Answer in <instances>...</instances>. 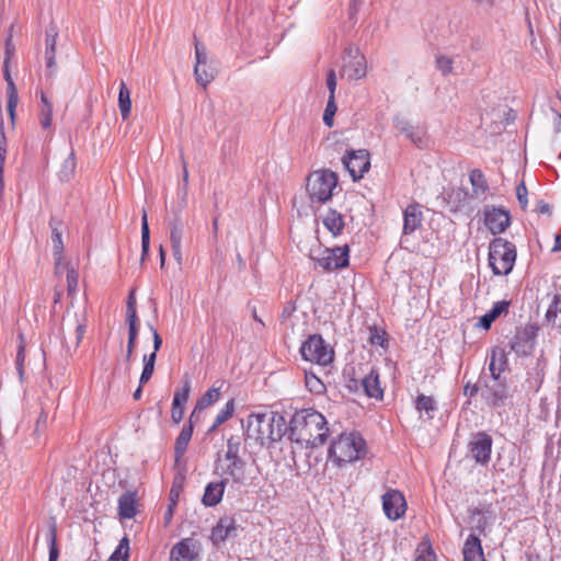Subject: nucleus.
<instances>
[{"mask_svg":"<svg viewBox=\"0 0 561 561\" xmlns=\"http://www.w3.org/2000/svg\"><path fill=\"white\" fill-rule=\"evenodd\" d=\"M247 463L244 460L218 461L216 470L221 477V481L231 485H243L247 482Z\"/></svg>","mask_w":561,"mask_h":561,"instance_id":"10","label":"nucleus"},{"mask_svg":"<svg viewBox=\"0 0 561 561\" xmlns=\"http://www.w3.org/2000/svg\"><path fill=\"white\" fill-rule=\"evenodd\" d=\"M149 247H150V231L148 226V219L147 214L144 211L142 218H141V261L145 260V257L149 253Z\"/></svg>","mask_w":561,"mask_h":561,"instance_id":"39","label":"nucleus"},{"mask_svg":"<svg viewBox=\"0 0 561 561\" xmlns=\"http://www.w3.org/2000/svg\"><path fill=\"white\" fill-rule=\"evenodd\" d=\"M234 412V400H229L215 417V426H220L228 421Z\"/></svg>","mask_w":561,"mask_h":561,"instance_id":"44","label":"nucleus"},{"mask_svg":"<svg viewBox=\"0 0 561 561\" xmlns=\"http://www.w3.org/2000/svg\"><path fill=\"white\" fill-rule=\"evenodd\" d=\"M340 75L348 81L360 80L366 77L367 61L359 47L348 46L345 48Z\"/></svg>","mask_w":561,"mask_h":561,"instance_id":"6","label":"nucleus"},{"mask_svg":"<svg viewBox=\"0 0 561 561\" xmlns=\"http://www.w3.org/2000/svg\"><path fill=\"white\" fill-rule=\"evenodd\" d=\"M483 215L484 224L492 234L504 232L511 224L510 213L503 208L486 206Z\"/></svg>","mask_w":561,"mask_h":561,"instance_id":"13","label":"nucleus"},{"mask_svg":"<svg viewBox=\"0 0 561 561\" xmlns=\"http://www.w3.org/2000/svg\"><path fill=\"white\" fill-rule=\"evenodd\" d=\"M305 379H306V387L309 389L310 392L319 394L324 391V389H325L324 383L314 374L306 373Z\"/></svg>","mask_w":561,"mask_h":561,"instance_id":"45","label":"nucleus"},{"mask_svg":"<svg viewBox=\"0 0 561 561\" xmlns=\"http://www.w3.org/2000/svg\"><path fill=\"white\" fill-rule=\"evenodd\" d=\"M50 227H51V243H53V250H54V255L56 257V261H57V267L59 266V261L61 260V254H62V251H64V243H62V237H61V232L53 227V222H50Z\"/></svg>","mask_w":561,"mask_h":561,"instance_id":"41","label":"nucleus"},{"mask_svg":"<svg viewBox=\"0 0 561 561\" xmlns=\"http://www.w3.org/2000/svg\"><path fill=\"white\" fill-rule=\"evenodd\" d=\"M76 157L75 151L71 150L68 157L64 160L58 176L60 181L68 182L75 174L76 171Z\"/></svg>","mask_w":561,"mask_h":561,"instance_id":"35","label":"nucleus"},{"mask_svg":"<svg viewBox=\"0 0 561 561\" xmlns=\"http://www.w3.org/2000/svg\"><path fill=\"white\" fill-rule=\"evenodd\" d=\"M546 319L553 325L561 328V294L554 295L546 312Z\"/></svg>","mask_w":561,"mask_h":561,"instance_id":"33","label":"nucleus"},{"mask_svg":"<svg viewBox=\"0 0 561 561\" xmlns=\"http://www.w3.org/2000/svg\"><path fill=\"white\" fill-rule=\"evenodd\" d=\"M148 328L151 331L152 339H153V352L152 353H154L157 355V352L160 350V347L162 345V339H161L160 334L158 333V331L153 328L152 324H148Z\"/></svg>","mask_w":561,"mask_h":561,"instance_id":"58","label":"nucleus"},{"mask_svg":"<svg viewBox=\"0 0 561 561\" xmlns=\"http://www.w3.org/2000/svg\"><path fill=\"white\" fill-rule=\"evenodd\" d=\"M79 275L73 268L67 271V285L69 294L76 293L78 289Z\"/></svg>","mask_w":561,"mask_h":561,"instance_id":"53","label":"nucleus"},{"mask_svg":"<svg viewBox=\"0 0 561 561\" xmlns=\"http://www.w3.org/2000/svg\"><path fill=\"white\" fill-rule=\"evenodd\" d=\"M284 425V417L278 413H251L247 419L245 434L261 444L276 442L283 436Z\"/></svg>","mask_w":561,"mask_h":561,"instance_id":"2","label":"nucleus"},{"mask_svg":"<svg viewBox=\"0 0 561 561\" xmlns=\"http://www.w3.org/2000/svg\"><path fill=\"white\" fill-rule=\"evenodd\" d=\"M479 391L477 385H470L469 382L465 386L463 393L470 398L474 397Z\"/></svg>","mask_w":561,"mask_h":561,"instance_id":"62","label":"nucleus"},{"mask_svg":"<svg viewBox=\"0 0 561 561\" xmlns=\"http://www.w3.org/2000/svg\"><path fill=\"white\" fill-rule=\"evenodd\" d=\"M492 444V437L485 432H478L472 436L469 443V451L476 462L486 465L490 461Z\"/></svg>","mask_w":561,"mask_h":561,"instance_id":"11","label":"nucleus"},{"mask_svg":"<svg viewBox=\"0 0 561 561\" xmlns=\"http://www.w3.org/2000/svg\"><path fill=\"white\" fill-rule=\"evenodd\" d=\"M337 81L336 75L333 69H330L327 77V87L329 89L330 95L329 99H335V90H336Z\"/></svg>","mask_w":561,"mask_h":561,"instance_id":"56","label":"nucleus"},{"mask_svg":"<svg viewBox=\"0 0 561 561\" xmlns=\"http://www.w3.org/2000/svg\"><path fill=\"white\" fill-rule=\"evenodd\" d=\"M366 454V443L357 433H342L333 439L328 459L337 467L359 460Z\"/></svg>","mask_w":561,"mask_h":561,"instance_id":"3","label":"nucleus"},{"mask_svg":"<svg viewBox=\"0 0 561 561\" xmlns=\"http://www.w3.org/2000/svg\"><path fill=\"white\" fill-rule=\"evenodd\" d=\"M184 228L180 219H174L170 228L171 247H181L183 239Z\"/></svg>","mask_w":561,"mask_h":561,"instance_id":"42","label":"nucleus"},{"mask_svg":"<svg viewBox=\"0 0 561 561\" xmlns=\"http://www.w3.org/2000/svg\"><path fill=\"white\" fill-rule=\"evenodd\" d=\"M58 37V28L55 24H50L46 28V38H45V45L50 47H56Z\"/></svg>","mask_w":561,"mask_h":561,"instance_id":"52","label":"nucleus"},{"mask_svg":"<svg viewBox=\"0 0 561 561\" xmlns=\"http://www.w3.org/2000/svg\"><path fill=\"white\" fill-rule=\"evenodd\" d=\"M193 431V419L190 417L188 423L183 426L175 442L174 454L176 460H179L185 454L188 443L192 439Z\"/></svg>","mask_w":561,"mask_h":561,"instance_id":"24","label":"nucleus"},{"mask_svg":"<svg viewBox=\"0 0 561 561\" xmlns=\"http://www.w3.org/2000/svg\"><path fill=\"white\" fill-rule=\"evenodd\" d=\"M14 54V45L12 44L11 37L5 42V56L3 60V76L8 83V111L10 116L13 118L14 111L18 105V92L13 79L10 73L9 62Z\"/></svg>","mask_w":561,"mask_h":561,"instance_id":"14","label":"nucleus"},{"mask_svg":"<svg viewBox=\"0 0 561 561\" xmlns=\"http://www.w3.org/2000/svg\"><path fill=\"white\" fill-rule=\"evenodd\" d=\"M552 251L553 252L561 251V236L560 234L554 236V244L552 247Z\"/></svg>","mask_w":561,"mask_h":561,"instance_id":"64","label":"nucleus"},{"mask_svg":"<svg viewBox=\"0 0 561 561\" xmlns=\"http://www.w3.org/2000/svg\"><path fill=\"white\" fill-rule=\"evenodd\" d=\"M506 364V355L504 350L494 348L492 350L490 362H489V370L494 380H497L504 370V366Z\"/></svg>","mask_w":561,"mask_h":561,"instance_id":"27","label":"nucleus"},{"mask_svg":"<svg viewBox=\"0 0 561 561\" xmlns=\"http://www.w3.org/2000/svg\"><path fill=\"white\" fill-rule=\"evenodd\" d=\"M508 307L510 302L506 300L496 301L492 306V308L480 318V327H482L485 330L490 329V327L496 320V318H499L502 313L507 312Z\"/></svg>","mask_w":561,"mask_h":561,"instance_id":"25","label":"nucleus"},{"mask_svg":"<svg viewBox=\"0 0 561 561\" xmlns=\"http://www.w3.org/2000/svg\"><path fill=\"white\" fill-rule=\"evenodd\" d=\"M225 481H215L209 482L204 491V495L202 497V502L207 507H213L219 504L222 500L225 488Z\"/></svg>","mask_w":561,"mask_h":561,"instance_id":"23","label":"nucleus"},{"mask_svg":"<svg viewBox=\"0 0 561 561\" xmlns=\"http://www.w3.org/2000/svg\"><path fill=\"white\" fill-rule=\"evenodd\" d=\"M469 179L476 196L482 195L488 191L489 186L481 170H472L469 174Z\"/></svg>","mask_w":561,"mask_h":561,"instance_id":"34","label":"nucleus"},{"mask_svg":"<svg viewBox=\"0 0 561 561\" xmlns=\"http://www.w3.org/2000/svg\"><path fill=\"white\" fill-rule=\"evenodd\" d=\"M238 534V525L233 517H221L211 530L210 540L215 546H220L229 538L236 537Z\"/></svg>","mask_w":561,"mask_h":561,"instance_id":"16","label":"nucleus"},{"mask_svg":"<svg viewBox=\"0 0 561 561\" xmlns=\"http://www.w3.org/2000/svg\"><path fill=\"white\" fill-rule=\"evenodd\" d=\"M337 185V175L331 170H317L307 178L306 190L312 203H325Z\"/></svg>","mask_w":561,"mask_h":561,"instance_id":"5","label":"nucleus"},{"mask_svg":"<svg viewBox=\"0 0 561 561\" xmlns=\"http://www.w3.org/2000/svg\"><path fill=\"white\" fill-rule=\"evenodd\" d=\"M394 128L413 144L421 147L424 141V131L417 126L412 125L407 118L396 116L393 118Z\"/></svg>","mask_w":561,"mask_h":561,"instance_id":"20","label":"nucleus"},{"mask_svg":"<svg viewBox=\"0 0 561 561\" xmlns=\"http://www.w3.org/2000/svg\"><path fill=\"white\" fill-rule=\"evenodd\" d=\"M156 358L157 355L154 353L144 356V368L139 379L140 385H144L150 380L154 371Z\"/></svg>","mask_w":561,"mask_h":561,"instance_id":"38","label":"nucleus"},{"mask_svg":"<svg viewBox=\"0 0 561 561\" xmlns=\"http://www.w3.org/2000/svg\"><path fill=\"white\" fill-rule=\"evenodd\" d=\"M139 497L136 491H127L118 497V515L123 519H131L137 514Z\"/></svg>","mask_w":561,"mask_h":561,"instance_id":"21","label":"nucleus"},{"mask_svg":"<svg viewBox=\"0 0 561 561\" xmlns=\"http://www.w3.org/2000/svg\"><path fill=\"white\" fill-rule=\"evenodd\" d=\"M528 191L524 182L517 185L516 187V196L518 199V203L523 209H525L528 205L527 199Z\"/></svg>","mask_w":561,"mask_h":561,"instance_id":"55","label":"nucleus"},{"mask_svg":"<svg viewBox=\"0 0 561 561\" xmlns=\"http://www.w3.org/2000/svg\"><path fill=\"white\" fill-rule=\"evenodd\" d=\"M45 60L47 69L54 72L56 68V47L46 46Z\"/></svg>","mask_w":561,"mask_h":561,"instance_id":"54","label":"nucleus"},{"mask_svg":"<svg viewBox=\"0 0 561 561\" xmlns=\"http://www.w3.org/2000/svg\"><path fill=\"white\" fill-rule=\"evenodd\" d=\"M336 110H337V107L335 104V99H329L328 103H327V107L323 113V122L328 127L333 126V118L336 113Z\"/></svg>","mask_w":561,"mask_h":561,"instance_id":"50","label":"nucleus"},{"mask_svg":"<svg viewBox=\"0 0 561 561\" xmlns=\"http://www.w3.org/2000/svg\"><path fill=\"white\" fill-rule=\"evenodd\" d=\"M535 347V334L528 329L518 331L511 342V350L518 356L529 355Z\"/></svg>","mask_w":561,"mask_h":561,"instance_id":"19","label":"nucleus"},{"mask_svg":"<svg viewBox=\"0 0 561 561\" xmlns=\"http://www.w3.org/2000/svg\"><path fill=\"white\" fill-rule=\"evenodd\" d=\"M481 396L489 405L501 407L506 399V390L501 385H497L495 388L486 386L482 390Z\"/></svg>","mask_w":561,"mask_h":561,"instance_id":"28","label":"nucleus"},{"mask_svg":"<svg viewBox=\"0 0 561 561\" xmlns=\"http://www.w3.org/2000/svg\"><path fill=\"white\" fill-rule=\"evenodd\" d=\"M85 325L82 323H78L76 327V346H78L84 335Z\"/></svg>","mask_w":561,"mask_h":561,"instance_id":"60","label":"nucleus"},{"mask_svg":"<svg viewBox=\"0 0 561 561\" xmlns=\"http://www.w3.org/2000/svg\"><path fill=\"white\" fill-rule=\"evenodd\" d=\"M415 409L421 414L424 413L426 420H432L434 417V413L437 410V403L431 396L419 394L415 400Z\"/></svg>","mask_w":561,"mask_h":561,"instance_id":"29","label":"nucleus"},{"mask_svg":"<svg viewBox=\"0 0 561 561\" xmlns=\"http://www.w3.org/2000/svg\"><path fill=\"white\" fill-rule=\"evenodd\" d=\"M323 225L333 236H337L344 227V220L340 213L330 209L323 218Z\"/></svg>","mask_w":561,"mask_h":561,"instance_id":"30","label":"nucleus"},{"mask_svg":"<svg viewBox=\"0 0 561 561\" xmlns=\"http://www.w3.org/2000/svg\"><path fill=\"white\" fill-rule=\"evenodd\" d=\"M382 510L390 520L400 519L407 511V501L403 494L394 489L388 490L382 495Z\"/></svg>","mask_w":561,"mask_h":561,"instance_id":"12","label":"nucleus"},{"mask_svg":"<svg viewBox=\"0 0 561 561\" xmlns=\"http://www.w3.org/2000/svg\"><path fill=\"white\" fill-rule=\"evenodd\" d=\"M199 554V545L193 538H184L170 552L171 561H195Z\"/></svg>","mask_w":561,"mask_h":561,"instance_id":"17","label":"nucleus"},{"mask_svg":"<svg viewBox=\"0 0 561 561\" xmlns=\"http://www.w3.org/2000/svg\"><path fill=\"white\" fill-rule=\"evenodd\" d=\"M184 415V407L182 405H173L171 410V419L174 423H180Z\"/></svg>","mask_w":561,"mask_h":561,"instance_id":"59","label":"nucleus"},{"mask_svg":"<svg viewBox=\"0 0 561 561\" xmlns=\"http://www.w3.org/2000/svg\"><path fill=\"white\" fill-rule=\"evenodd\" d=\"M51 116H53V106L47 105L46 107H42L39 122L43 128L47 129L51 126Z\"/></svg>","mask_w":561,"mask_h":561,"instance_id":"51","label":"nucleus"},{"mask_svg":"<svg viewBox=\"0 0 561 561\" xmlns=\"http://www.w3.org/2000/svg\"><path fill=\"white\" fill-rule=\"evenodd\" d=\"M537 211L539 214H543V215L550 216L551 215V207H550V205L548 203L540 201L537 204Z\"/></svg>","mask_w":561,"mask_h":561,"instance_id":"61","label":"nucleus"},{"mask_svg":"<svg viewBox=\"0 0 561 561\" xmlns=\"http://www.w3.org/2000/svg\"><path fill=\"white\" fill-rule=\"evenodd\" d=\"M362 385L365 393L374 399H381L383 390L380 387L379 376L374 370L364 377Z\"/></svg>","mask_w":561,"mask_h":561,"instance_id":"26","label":"nucleus"},{"mask_svg":"<svg viewBox=\"0 0 561 561\" xmlns=\"http://www.w3.org/2000/svg\"><path fill=\"white\" fill-rule=\"evenodd\" d=\"M190 391H191V383L188 380H186L184 382L183 387L175 391L173 402H172L173 405L184 407L188 400Z\"/></svg>","mask_w":561,"mask_h":561,"instance_id":"48","label":"nucleus"},{"mask_svg":"<svg viewBox=\"0 0 561 561\" xmlns=\"http://www.w3.org/2000/svg\"><path fill=\"white\" fill-rule=\"evenodd\" d=\"M300 354L305 360L327 366L332 363L334 353L321 335L313 334L301 344Z\"/></svg>","mask_w":561,"mask_h":561,"instance_id":"8","label":"nucleus"},{"mask_svg":"<svg viewBox=\"0 0 561 561\" xmlns=\"http://www.w3.org/2000/svg\"><path fill=\"white\" fill-rule=\"evenodd\" d=\"M126 321L128 323V340L136 341L138 336L137 311H134L131 308H129Z\"/></svg>","mask_w":561,"mask_h":561,"instance_id":"46","label":"nucleus"},{"mask_svg":"<svg viewBox=\"0 0 561 561\" xmlns=\"http://www.w3.org/2000/svg\"><path fill=\"white\" fill-rule=\"evenodd\" d=\"M369 341L374 345L382 346L385 343V332H379L377 329L370 330Z\"/></svg>","mask_w":561,"mask_h":561,"instance_id":"57","label":"nucleus"},{"mask_svg":"<svg viewBox=\"0 0 561 561\" xmlns=\"http://www.w3.org/2000/svg\"><path fill=\"white\" fill-rule=\"evenodd\" d=\"M129 551L128 539L124 537L107 561H127Z\"/></svg>","mask_w":561,"mask_h":561,"instance_id":"43","label":"nucleus"},{"mask_svg":"<svg viewBox=\"0 0 561 561\" xmlns=\"http://www.w3.org/2000/svg\"><path fill=\"white\" fill-rule=\"evenodd\" d=\"M290 439L306 448L323 445L329 435L325 417L313 409H302L290 421Z\"/></svg>","mask_w":561,"mask_h":561,"instance_id":"1","label":"nucleus"},{"mask_svg":"<svg viewBox=\"0 0 561 561\" xmlns=\"http://www.w3.org/2000/svg\"><path fill=\"white\" fill-rule=\"evenodd\" d=\"M46 537L49 547L48 561H58L59 549L57 547V528L55 524L49 527Z\"/></svg>","mask_w":561,"mask_h":561,"instance_id":"37","label":"nucleus"},{"mask_svg":"<svg viewBox=\"0 0 561 561\" xmlns=\"http://www.w3.org/2000/svg\"><path fill=\"white\" fill-rule=\"evenodd\" d=\"M453 58L439 55L436 57V67L442 72V75L447 76L453 72Z\"/></svg>","mask_w":561,"mask_h":561,"instance_id":"49","label":"nucleus"},{"mask_svg":"<svg viewBox=\"0 0 561 561\" xmlns=\"http://www.w3.org/2000/svg\"><path fill=\"white\" fill-rule=\"evenodd\" d=\"M462 553L465 561H485L481 540L474 534H470L466 539Z\"/></svg>","mask_w":561,"mask_h":561,"instance_id":"22","label":"nucleus"},{"mask_svg":"<svg viewBox=\"0 0 561 561\" xmlns=\"http://www.w3.org/2000/svg\"><path fill=\"white\" fill-rule=\"evenodd\" d=\"M118 108H119L122 118L124 121H126L130 115L131 100H130V92L124 81H122L121 85H119Z\"/></svg>","mask_w":561,"mask_h":561,"instance_id":"31","label":"nucleus"},{"mask_svg":"<svg viewBox=\"0 0 561 561\" xmlns=\"http://www.w3.org/2000/svg\"><path fill=\"white\" fill-rule=\"evenodd\" d=\"M423 221V213L421 205L410 204L403 211V237L410 236L421 228Z\"/></svg>","mask_w":561,"mask_h":561,"instance_id":"18","label":"nucleus"},{"mask_svg":"<svg viewBox=\"0 0 561 561\" xmlns=\"http://www.w3.org/2000/svg\"><path fill=\"white\" fill-rule=\"evenodd\" d=\"M348 247L325 248L311 251L310 259L316 262V266L330 272L344 268L348 265Z\"/></svg>","mask_w":561,"mask_h":561,"instance_id":"7","label":"nucleus"},{"mask_svg":"<svg viewBox=\"0 0 561 561\" xmlns=\"http://www.w3.org/2000/svg\"><path fill=\"white\" fill-rule=\"evenodd\" d=\"M24 360H25V337L23 333H19V346L15 359L16 370L20 377V380H23L24 376Z\"/></svg>","mask_w":561,"mask_h":561,"instance_id":"40","label":"nucleus"},{"mask_svg":"<svg viewBox=\"0 0 561 561\" xmlns=\"http://www.w3.org/2000/svg\"><path fill=\"white\" fill-rule=\"evenodd\" d=\"M219 397H220L219 388L213 387V388L208 389L206 391V393L197 401V403L191 414V419H194L198 411H202V410L206 409L207 407L217 402L219 400Z\"/></svg>","mask_w":561,"mask_h":561,"instance_id":"32","label":"nucleus"},{"mask_svg":"<svg viewBox=\"0 0 561 561\" xmlns=\"http://www.w3.org/2000/svg\"><path fill=\"white\" fill-rule=\"evenodd\" d=\"M516 261L515 245L504 238H495L489 247V265L495 275H508Z\"/></svg>","mask_w":561,"mask_h":561,"instance_id":"4","label":"nucleus"},{"mask_svg":"<svg viewBox=\"0 0 561 561\" xmlns=\"http://www.w3.org/2000/svg\"><path fill=\"white\" fill-rule=\"evenodd\" d=\"M195 59L194 75L196 81L198 84L206 88L207 84L214 80L215 75L207 68V51L205 46L197 42L195 43Z\"/></svg>","mask_w":561,"mask_h":561,"instance_id":"15","label":"nucleus"},{"mask_svg":"<svg viewBox=\"0 0 561 561\" xmlns=\"http://www.w3.org/2000/svg\"><path fill=\"white\" fill-rule=\"evenodd\" d=\"M364 0H351L350 3V15L353 18L359 10Z\"/></svg>","mask_w":561,"mask_h":561,"instance_id":"63","label":"nucleus"},{"mask_svg":"<svg viewBox=\"0 0 561 561\" xmlns=\"http://www.w3.org/2000/svg\"><path fill=\"white\" fill-rule=\"evenodd\" d=\"M436 556L432 549V547L426 543L422 542L416 548V557L414 561H435Z\"/></svg>","mask_w":561,"mask_h":561,"instance_id":"47","label":"nucleus"},{"mask_svg":"<svg viewBox=\"0 0 561 561\" xmlns=\"http://www.w3.org/2000/svg\"><path fill=\"white\" fill-rule=\"evenodd\" d=\"M240 451V440L238 437L231 436L227 440V450L225 453V456L222 459H219L218 461H233V460H242L239 456Z\"/></svg>","mask_w":561,"mask_h":561,"instance_id":"36","label":"nucleus"},{"mask_svg":"<svg viewBox=\"0 0 561 561\" xmlns=\"http://www.w3.org/2000/svg\"><path fill=\"white\" fill-rule=\"evenodd\" d=\"M342 163L354 181H357L368 172L370 168V154L366 149L347 151Z\"/></svg>","mask_w":561,"mask_h":561,"instance_id":"9","label":"nucleus"}]
</instances>
